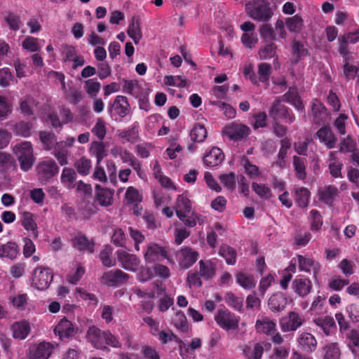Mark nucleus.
I'll return each mask as SVG.
<instances>
[{"mask_svg": "<svg viewBox=\"0 0 359 359\" xmlns=\"http://www.w3.org/2000/svg\"><path fill=\"white\" fill-rule=\"evenodd\" d=\"M117 259L121 266L130 271H136L140 265V259L133 254H130L125 250H119L116 252Z\"/></svg>", "mask_w": 359, "mask_h": 359, "instance_id": "ddd939ff", "label": "nucleus"}, {"mask_svg": "<svg viewBox=\"0 0 359 359\" xmlns=\"http://www.w3.org/2000/svg\"><path fill=\"white\" fill-rule=\"evenodd\" d=\"M59 170V166L52 158L40 161L36 167L37 178L42 184L51 182Z\"/></svg>", "mask_w": 359, "mask_h": 359, "instance_id": "f03ea898", "label": "nucleus"}, {"mask_svg": "<svg viewBox=\"0 0 359 359\" xmlns=\"http://www.w3.org/2000/svg\"><path fill=\"white\" fill-rule=\"evenodd\" d=\"M96 201L101 206L107 207L111 204L114 192L108 189H102L100 185L95 186Z\"/></svg>", "mask_w": 359, "mask_h": 359, "instance_id": "72a5a7b5", "label": "nucleus"}, {"mask_svg": "<svg viewBox=\"0 0 359 359\" xmlns=\"http://www.w3.org/2000/svg\"><path fill=\"white\" fill-rule=\"evenodd\" d=\"M310 191L305 187H301L296 189L295 202L297 205L302 208H306L309 202Z\"/></svg>", "mask_w": 359, "mask_h": 359, "instance_id": "49530a36", "label": "nucleus"}, {"mask_svg": "<svg viewBox=\"0 0 359 359\" xmlns=\"http://www.w3.org/2000/svg\"><path fill=\"white\" fill-rule=\"evenodd\" d=\"M297 347L304 353H312L318 346V341L314 335L308 332H302L297 338Z\"/></svg>", "mask_w": 359, "mask_h": 359, "instance_id": "1a4fd4ad", "label": "nucleus"}, {"mask_svg": "<svg viewBox=\"0 0 359 359\" xmlns=\"http://www.w3.org/2000/svg\"><path fill=\"white\" fill-rule=\"evenodd\" d=\"M224 133L230 140L240 141L249 135L250 129L246 125L232 123L225 126Z\"/></svg>", "mask_w": 359, "mask_h": 359, "instance_id": "9d476101", "label": "nucleus"}, {"mask_svg": "<svg viewBox=\"0 0 359 359\" xmlns=\"http://www.w3.org/2000/svg\"><path fill=\"white\" fill-rule=\"evenodd\" d=\"M118 137L125 139L127 142L132 144L137 142L139 138V133L135 127H132L128 130L118 131Z\"/></svg>", "mask_w": 359, "mask_h": 359, "instance_id": "6e6d98bb", "label": "nucleus"}, {"mask_svg": "<svg viewBox=\"0 0 359 359\" xmlns=\"http://www.w3.org/2000/svg\"><path fill=\"white\" fill-rule=\"evenodd\" d=\"M316 135L321 142H323L328 149L335 147L336 137L329 126H325L319 129Z\"/></svg>", "mask_w": 359, "mask_h": 359, "instance_id": "bb28decb", "label": "nucleus"}, {"mask_svg": "<svg viewBox=\"0 0 359 359\" xmlns=\"http://www.w3.org/2000/svg\"><path fill=\"white\" fill-rule=\"evenodd\" d=\"M127 33L135 44L139 43L142 36L139 17H133L131 22L128 25Z\"/></svg>", "mask_w": 359, "mask_h": 359, "instance_id": "473e14b6", "label": "nucleus"}, {"mask_svg": "<svg viewBox=\"0 0 359 359\" xmlns=\"http://www.w3.org/2000/svg\"><path fill=\"white\" fill-rule=\"evenodd\" d=\"M313 121L316 125L320 126L326 123L330 117V114L325 105L319 101L312 104Z\"/></svg>", "mask_w": 359, "mask_h": 359, "instance_id": "aec40b11", "label": "nucleus"}, {"mask_svg": "<svg viewBox=\"0 0 359 359\" xmlns=\"http://www.w3.org/2000/svg\"><path fill=\"white\" fill-rule=\"evenodd\" d=\"M144 256L145 261L148 263H154L157 261H161L162 259H167L170 263H173L168 256L166 248L154 243H151L147 245Z\"/></svg>", "mask_w": 359, "mask_h": 359, "instance_id": "0eeeda50", "label": "nucleus"}, {"mask_svg": "<svg viewBox=\"0 0 359 359\" xmlns=\"http://www.w3.org/2000/svg\"><path fill=\"white\" fill-rule=\"evenodd\" d=\"M53 332L61 340L70 339L76 333V326L66 318H63L55 327Z\"/></svg>", "mask_w": 359, "mask_h": 359, "instance_id": "f8f14e48", "label": "nucleus"}, {"mask_svg": "<svg viewBox=\"0 0 359 359\" xmlns=\"http://www.w3.org/2000/svg\"><path fill=\"white\" fill-rule=\"evenodd\" d=\"M285 25L290 32L295 33L300 32L304 27L303 20L299 15L287 18Z\"/></svg>", "mask_w": 359, "mask_h": 359, "instance_id": "8fccbe9b", "label": "nucleus"}, {"mask_svg": "<svg viewBox=\"0 0 359 359\" xmlns=\"http://www.w3.org/2000/svg\"><path fill=\"white\" fill-rule=\"evenodd\" d=\"M304 321V315L295 311H290L288 313V321L287 323L280 321V325L283 332H294L299 328Z\"/></svg>", "mask_w": 359, "mask_h": 359, "instance_id": "dca6fc26", "label": "nucleus"}, {"mask_svg": "<svg viewBox=\"0 0 359 359\" xmlns=\"http://www.w3.org/2000/svg\"><path fill=\"white\" fill-rule=\"evenodd\" d=\"M269 114L273 121L280 119L287 123H292L295 121V116L292 111L285 105L281 104L279 98H276L273 101Z\"/></svg>", "mask_w": 359, "mask_h": 359, "instance_id": "39448f33", "label": "nucleus"}, {"mask_svg": "<svg viewBox=\"0 0 359 359\" xmlns=\"http://www.w3.org/2000/svg\"><path fill=\"white\" fill-rule=\"evenodd\" d=\"M76 174L74 169L71 168H65L62 170L60 180L61 182L68 188H73L75 186Z\"/></svg>", "mask_w": 359, "mask_h": 359, "instance_id": "a18cd8bd", "label": "nucleus"}, {"mask_svg": "<svg viewBox=\"0 0 359 359\" xmlns=\"http://www.w3.org/2000/svg\"><path fill=\"white\" fill-rule=\"evenodd\" d=\"M287 304V299L282 292H276L272 294L268 301L269 309L273 312H280L285 309Z\"/></svg>", "mask_w": 359, "mask_h": 359, "instance_id": "393cba45", "label": "nucleus"}, {"mask_svg": "<svg viewBox=\"0 0 359 359\" xmlns=\"http://www.w3.org/2000/svg\"><path fill=\"white\" fill-rule=\"evenodd\" d=\"M53 155L60 165L63 166L68 164L69 151L61 148L59 143H57L54 149Z\"/></svg>", "mask_w": 359, "mask_h": 359, "instance_id": "0e129e2a", "label": "nucleus"}, {"mask_svg": "<svg viewBox=\"0 0 359 359\" xmlns=\"http://www.w3.org/2000/svg\"><path fill=\"white\" fill-rule=\"evenodd\" d=\"M281 100L291 104L298 111L304 109V104L296 87L290 88L287 92L281 97Z\"/></svg>", "mask_w": 359, "mask_h": 359, "instance_id": "c85d7f7f", "label": "nucleus"}, {"mask_svg": "<svg viewBox=\"0 0 359 359\" xmlns=\"http://www.w3.org/2000/svg\"><path fill=\"white\" fill-rule=\"evenodd\" d=\"M323 359H339L340 358V350L336 343L327 344L323 347Z\"/></svg>", "mask_w": 359, "mask_h": 359, "instance_id": "864d4df0", "label": "nucleus"}, {"mask_svg": "<svg viewBox=\"0 0 359 359\" xmlns=\"http://www.w3.org/2000/svg\"><path fill=\"white\" fill-rule=\"evenodd\" d=\"M259 34L261 37L265 41L272 42V41L277 40L276 34L274 29L269 24L264 22L259 27Z\"/></svg>", "mask_w": 359, "mask_h": 359, "instance_id": "3c124183", "label": "nucleus"}, {"mask_svg": "<svg viewBox=\"0 0 359 359\" xmlns=\"http://www.w3.org/2000/svg\"><path fill=\"white\" fill-rule=\"evenodd\" d=\"M12 111L13 107L8 98L0 95V120L6 119Z\"/></svg>", "mask_w": 359, "mask_h": 359, "instance_id": "e2e57ef3", "label": "nucleus"}, {"mask_svg": "<svg viewBox=\"0 0 359 359\" xmlns=\"http://www.w3.org/2000/svg\"><path fill=\"white\" fill-rule=\"evenodd\" d=\"M293 167L296 172L297 177L304 180L306 177V160L297 156H294L292 159Z\"/></svg>", "mask_w": 359, "mask_h": 359, "instance_id": "c03bdc74", "label": "nucleus"}, {"mask_svg": "<svg viewBox=\"0 0 359 359\" xmlns=\"http://www.w3.org/2000/svg\"><path fill=\"white\" fill-rule=\"evenodd\" d=\"M191 210L190 200L184 195H179L177 198L175 212L177 217H183V214L189 213Z\"/></svg>", "mask_w": 359, "mask_h": 359, "instance_id": "f704fd0d", "label": "nucleus"}, {"mask_svg": "<svg viewBox=\"0 0 359 359\" xmlns=\"http://www.w3.org/2000/svg\"><path fill=\"white\" fill-rule=\"evenodd\" d=\"M173 325L180 332L187 333L190 329L187 317L182 311H177L172 320Z\"/></svg>", "mask_w": 359, "mask_h": 359, "instance_id": "37998d69", "label": "nucleus"}, {"mask_svg": "<svg viewBox=\"0 0 359 359\" xmlns=\"http://www.w3.org/2000/svg\"><path fill=\"white\" fill-rule=\"evenodd\" d=\"M104 344H107L112 348H121V343L118 338L114 335L109 330H104Z\"/></svg>", "mask_w": 359, "mask_h": 359, "instance_id": "774afa93", "label": "nucleus"}, {"mask_svg": "<svg viewBox=\"0 0 359 359\" xmlns=\"http://www.w3.org/2000/svg\"><path fill=\"white\" fill-rule=\"evenodd\" d=\"M74 166L80 175H87L91 168V161L85 156H82L75 162Z\"/></svg>", "mask_w": 359, "mask_h": 359, "instance_id": "4d7b16f0", "label": "nucleus"}, {"mask_svg": "<svg viewBox=\"0 0 359 359\" xmlns=\"http://www.w3.org/2000/svg\"><path fill=\"white\" fill-rule=\"evenodd\" d=\"M199 273L204 280H210L216 273V265L210 260H200L198 262Z\"/></svg>", "mask_w": 359, "mask_h": 359, "instance_id": "2f4dec72", "label": "nucleus"}, {"mask_svg": "<svg viewBox=\"0 0 359 359\" xmlns=\"http://www.w3.org/2000/svg\"><path fill=\"white\" fill-rule=\"evenodd\" d=\"M271 73V65L263 62L259 65L258 66V74L259 81L262 83L268 82L269 80V76Z\"/></svg>", "mask_w": 359, "mask_h": 359, "instance_id": "69168bd1", "label": "nucleus"}, {"mask_svg": "<svg viewBox=\"0 0 359 359\" xmlns=\"http://www.w3.org/2000/svg\"><path fill=\"white\" fill-rule=\"evenodd\" d=\"M17 158L34 157L32 145L29 142H24L15 147Z\"/></svg>", "mask_w": 359, "mask_h": 359, "instance_id": "79ce46f5", "label": "nucleus"}, {"mask_svg": "<svg viewBox=\"0 0 359 359\" xmlns=\"http://www.w3.org/2000/svg\"><path fill=\"white\" fill-rule=\"evenodd\" d=\"M313 323L319 327L323 333L329 336L336 328L335 322L332 317L326 316L325 317H318L313 319Z\"/></svg>", "mask_w": 359, "mask_h": 359, "instance_id": "c756f323", "label": "nucleus"}, {"mask_svg": "<svg viewBox=\"0 0 359 359\" xmlns=\"http://www.w3.org/2000/svg\"><path fill=\"white\" fill-rule=\"evenodd\" d=\"M130 276L121 271L116 269L104 273L102 276V282L110 287H118L128 282Z\"/></svg>", "mask_w": 359, "mask_h": 359, "instance_id": "6e6552de", "label": "nucleus"}, {"mask_svg": "<svg viewBox=\"0 0 359 359\" xmlns=\"http://www.w3.org/2000/svg\"><path fill=\"white\" fill-rule=\"evenodd\" d=\"M224 159V154L221 149L214 147L203 157V163L209 167L219 165Z\"/></svg>", "mask_w": 359, "mask_h": 359, "instance_id": "4be33fe9", "label": "nucleus"}, {"mask_svg": "<svg viewBox=\"0 0 359 359\" xmlns=\"http://www.w3.org/2000/svg\"><path fill=\"white\" fill-rule=\"evenodd\" d=\"M101 84L97 81V79H90L85 81V88L87 93L94 98L100 92Z\"/></svg>", "mask_w": 359, "mask_h": 359, "instance_id": "680f3d73", "label": "nucleus"}, {"mask_svg": "<svg viewBox=\"0 0 359 359\" xmlns=\"http://www.w3.org/2000/svg\"><path fill=\"white\" fill-rule=\"evenodd\" d=\"M292 54L295 57L294 62H297L302 57L308 55V50L304 47L302 42L294 40L292 41Z\"/></svg>", "mask_w": 359, "mask_h": 359, "instance_id": "13d9d810", "label": "nucleus"}, {"mask_svg": "<svg viewBox=\"0 0 359 359\" xmlns=\"http://www.w3.org/2000/svg\"><path fill=\"white\" fill-rule=\"evenodd\" d=\"M236 282L243 288L250 290L255 287L256 282L252 275H248L243 272L238 273L236 275Z\"/></svg>", "mask_w": 359, "mask_h": 359, "instance_id": "de8ad7c7", "label": "nucleus"}, {"mask_svg": "<svg viewBox=\"0 0 359 359\" xmlns=\"http://www.w3.org/2000/svg\"><path fill=\"white\" fill-rule=\"evenodd\" d=\"M252 190L262 198L269 199L271 197V189L264 184L252 183Z\"/></svg>", "mask_w": 359, "mask_h": 359, "instance_id": "bf43d9fd", "label": "nucleus"}, {"mask_svg": "<svg viewBox=\"0 0 359 359\" xmlns=\"http://www.w3.org/2000/svg\"><path fill=\"white\" fill-rule=\"evenodd\" d=\"M359 41V28L354 32H351L343 35H341L338 38L339 42V53L343 57H346L348 55V43H356Z\"/></svg>", "mask_w": 359, "mask_h": 359, "instance_id": "2eb2a0df", "label": "nucleus"}, {"mask_svg": "<svg viewBox=\"0 0 359 359\" xmlns=\"http://www.w3.org/2000/svg\"><path fill=\"white\" fill-rule=\"evenodd\" d=\"M104 330L92 326L90 327L87 331V339L91 344L96 348L101 350H106L107 348L104 344Z\"/></svg>", "mask_w": 359, "mask_h": 359, "instance_id": "6ab92c4d", "label": "nucleus"}, {"mask_svg": "<svg viewBox=\"0 0 359 359\" xmlns=\"http://www.w3.org/2000/svg\"><path fill=\"white\" fill-rule=\"evenodd\" d=\"M199 253L191 247H184L177 250L175 257L180 267L182 269H188L198 260Z\"/></svg>", "mask_w": 359, "mask_h": 359, "instance_id": "423d86ee", "label": "nucleus"}, {"mask_svg": "<svg viewBox=\"0 0 359 359\" xmlns=\"http://www.w3.org/2000/svg\"><path fill=\"white\" fill-rule=\"evenodd\" d=\"M54 346L49 342L43 341L31 346L29 349L28 359H48Z\"/></svg>", "mask_w": 359, "mask_h": 359, "instance_id": "9b49d317", "label": "nucleus"}, {"mask_svg": "<svg viewBox=\"0 0 359 359\" xmlns=\"http://www.w3.org/2000/svg\"><path fill=\"white\" fill-rule=\"evenodd\" d=\"M276 324L267 317L257 319L255 323V329L258 333L265 334L268 336L275 333Z\"/></svg>", "mask_w": 359, "mask_h": 359, "instance_id": "cd10ccee", "label": "nucleus"}, {"mask_svg": "<svg viewBox=\"0 0 359 359\" xmlns=\"http://www.w3.org/2000/svg\"><path fill=\"white\" fill-rule=\"evenodd\" d=\"M277 46L273 42L266 43L258 52L260 60H269L276 56Z\"/></svg>", "mask_w": 359, "mask_h": 359, "instance_id": "09e8293b", "label": "nucleus"}, {"mask_svg": "<svg viewBox=\"0 0 359 359\" xmlns=\"http://www.w3.org/2000/svg\"><path fill=\"white\" fill-rule=\"evenodd\" d=\"M241 164L245 168V173L251 179H256L261 175L258 166L250 163L249 158L243 156L241 158Z\"/></svg>", "mask_w": 359, "mask_h": 359, "instance_id": "ea45409f", "label": "nucleus"}, {"mask_svg": "<svg viewBox=\"0 0 359 359\" xmlns=\"http://www.w3.org/2000/svg\"><path fill=\"white\" fill-rule=\"evenodd\" d=\"M206 128L200 123H195L190 131V137L194 142L202 143L207 138Z\"/></svg>", "mask_w": 359, "mask_h": 359, "instance_id": "58836bf2", "label": "nucleus"}, {"mask_svg": "<svg viewBox=\"0 0 359 359\" xmlns=\"http://www.w3.org/2000/svg\"><path fill=\"white\" fill-rule=\"evenodd\" d=\"M90 151L96 157L97 164H100L102 159L108 155L106 146L102 141L93 142Z\"/></svg>", "mask_w": 359, "mask_h": 359, "instance_id": "e433bc0d", "label": "nucleus"}, {"mask_svg": "<svg viewBox=\"0 0 359 359\" xmlns=\"http://www.w3.org/2000/svg\"><path fill=\"white\" fill-rule=\"evenodd\" d=\"M312 287L311 280L304 276H297L292 283L294 292L301 297H306L310 293Z\"/></svg>", "mask_w": 359, "mask_h": 359, "instance_id": "f3484780", "label": "nucleus"}, {"mask_svg": "<svg viewBox=\"0 0 359 359\" xmlns=\"http://www.w3.org/2000/svg\"><path fill=\"white\" fill-rule=\"evenodd\" d=\"M215 320L224 330H236L239 326L240 317L228 309H218L215 316Z\"/></svg>", "mask_w": 359, "mask_h": 359, "instance_id": "7ed1b4c3", "label": "nucleus"}, {"mask_svg": "<svg viewBox=\"0 0 359 359\" xmlns=\"http://www.w3.org/2000/svg\"><path fill=\"white\" fill-rule=\"evenodd\" d=\"M53 278L50 269L45 266H37L32 273V285L39 290L48 288Z\"/></svg>", "mask_w": 359, "mask_h": 359, "instance_id": "20e7f679", "label": "nucleus"}, {"mask_svg": "<svg viewBox=\"0 0 359 359\" xmlns=\"http://www.w3.org/2000/svg\"><path fill=\"white\" fill-rule=\"evenodd\" d=\"M39 135L44 149L50 150L56 142L55 135L52 132L40 131Z\"/></svg>", "mask_w": 359, "mask_h": 359, "instance_id": "603ef678", "label": "nucleus"}, {"mask_svg": "<svg viewBox=\"0 0 359 359\" xmlns=\"http://www.w3.org/2000/svg\"><path fill=\"white\" fill-rule=\"evenodd\" d=\"M158 339L163 344H165L171 341H175L176 342L182 343V341L174 333H172L170 330L165 331H159L157 332Z\"/></svg>", "mask_w": 359, "mask_h": 359, "instance_id": "338daca9", "label": "nucleus"}, {"mask_svg": "<svg viewBox=\"0 0 359 359\" xmlns=\"http://www.w3.org/2000/svg\"><path fill=\"white\" fill-rule=\"evenodd\" d=\"M337 194L338 189L333 185H328L318 191L319 200L330 207L333 205Z\"/></svg>", "mask_w": 359, "mask_h": 359, "instance_id": "a878e982", "label": "nucleus"}, {"mask_svg": "<svg viewBox=\"0 0 359 359\" xmlns=\"http://www.w3.org/2000/svg\"><path fill=\"white\" fill-rule=\"evenodd\" d=\"M109 111H114L120 118H124L130 112V106L128 98L123 95H117L113 103L109 106Z\"/></svg>", "mask_w": 359, "mask_h": 359, "instance_id": "4468645a", "label": "nucleus"}, {"mask_svg": "<svg viewBox=\"0 0 359 359\" xmlns=\"http://www.w3.org/2000/svg\"><path fill=\"white\" fill-rule=\"evenodd\" d=\"M32 123L29 122L21 121L15 125L14 131L18 135L27 137L32 135Z\"/></svg>", "mask_w": 359, "mask_h": 359, "instance_id": "5fc2aeb1", "label": "nucleus"}, {"mask_svg": "<svg viewBox=\"0 0 359 359\" xmlns=\"http://www.w3.org/2000/svg\"><path fill=\"white\" fill-rule=\"evenodd\" d=\"M19 251L20 248L17 243L9 241L0 245V257L15 259L19 255Z\"/></svg>", "mask_w": 359, "mask_h": 359, "instance_id": "7c9ffc66", "label": "nucleus"}, {"mask_svg": "<svg viewBox=\"0 0 359 359\" xmlns=\"http://www.w3.org/2000/svg\"><path fill=\"white\" fill-rule=\"evenodd\" d=\"M20 222L24 229L30 232L31 236L34 238H38L39 231L35 222V215L33 213L27 211L22 212L20 217Z\"/></svg>", "mask_w": 359, "mask_h": 359, "instance_id": "412c9836", "label": "nucleus"}, {"mask_svg": "<svg viewBox=\"0 0 359 359\" xmlns=\"http://www.w3.org/2000/svg\"><path fill=\"white\" fill-rule=\"evenodd\" d=\"M224 300L229 306L241 313L243 312V298L236 296L232 292H228Z\"/></svg>", "mask_w": 359, "mask_h": 359, "instance_id": "a19ab883", "label": "nucleus"}, {"mask_svg": "<svg viewBox=\"0 0 359 359\" xmlns=\"http://www.w3.org/2000/svg\"><path fill=\"white\" fill-rule=\"evenodd\" d=\"M218 253L225 259L227 264L234 265L236 264L237 252L233 248L226 244H222L219 247Z\"/></svg>", "mask_w": 359, "mask_h": 359, "instance_id": "c9c22d12", "label": "nucleus"}, {"mask_svg": "<svg viewBox=\"0 0 359 359\" xmlns=\"http://www.w3.org/2000/svg\"><path fill=\"white\" fill-rule=\"evenodd\" d=\"M248 15L255 20L263 22H269L273 13L267 0H255L245 4Z\"/></svg>", "mask_w": 359, "mask_h": 359, "instance_id": "f257e3e1", "label": "nucleus"}, {"mask_svg": "<svg viewBox=\"0 0 359 359\" xmlns=\"http://www.w3.org/2000/svg\"><path fill=\"white\" fill-rule=\"evenodd\" d=\"M72 246L79 251H86L90 253L94 252L95 243L89 240L81 232H77L72 240Z\"/></svg>", "mask_w": 359, "mask_h": 359, "instance_id": "a211bd4d", "label": "nucleus"}, {"mask_svg": "<svg viewBox=\"0 0 359 359\" xmlns=\"http://www.w3.org/2000/svg\"><path fill=\"white\" fill-rule=\"evenodd\" d=\"M298 267L301 271L310 272L311 270L314 276L320 271V265L312 258L302 255L297 256Z\"/></svg>", "mask_w": 359, "mask_h": 359, "instance_id": "5701e85b", "label": "nucleus"}, {"mask_svg": "<svg viewBox=\"0 0 359 359\" xmlns=\"http://www.w3.org/2000/svg\"><path fill=\"white\" fill-rule=\"evenodd\" d=\"M271 344L266 341L256 343L251 351L245 350L244 354L248 359H261L264 353V347H270Z\"/></svg>", "mask_w": 359, "mask_h": 359, "instance_id": "4c0bfd02", "label": "nucleus"}, {"mask_svg": "<svg viewBox=\"0 0 359 359\" xmlns=\"http://www.w3.org/2000/svg\"><path fill=\"white\" fill-rule=\"evenodd\" d=\"M12 336L15 339H25L29 334L31 327L28 321L23 320L15 322L11 327Z\"/></svg>", "mask_w": 359, "mask_h": 359, "instance_id": "b1692460", "label": "nucleus"}, {"mask_svg": "<svg viewBox=\"0 0 359 359\" xmlns=\"http://www.w3.org/2000/svg\"><path fill=\"white\" fill-rule=\"evenodd\" d=\"M125 196L128 204H134L135 206L142 200V195L138 190L133 187H129L127 189Z\"/></svg>", "mask_w": 359, "mask_h": 359, "instance_id": "052dcab7", "label": "nucleus"}]
</instances>
